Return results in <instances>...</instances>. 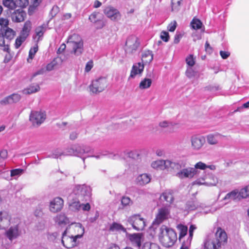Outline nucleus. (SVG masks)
Listing matches in <instances>:
<instances>
[{"mask_svg": "<svg viewBox=\"0 0 249 249\" xmlns=\"http://www.w3.org/2000/svg\"><path fill=\"white\" fill-rule=\"evenodd\" d=\"M158 238L161 244L166 248L172 247L178 239L176 231L165 225L160 228Z\"/></svg>", "mask_w": 249, "mask_h": 249, "instance_id": "1", "label": "nucleus"}, {"mask_svg": "<svg viewBox=\"0 0 249 249\" xmlns=\"http://www.w3.org/2000/svg\"><path fill=\"white\" fill-rule=\"evenodd\" d=\"M68 45L71 49V53L76 56L81 55L84 52V43L82 37L77 34L70 35L67 40Z\"/></svg>", "mask_w": 249, "mask_h": 249, "instance_id": "2", "label": "nucleus"}, {"mask_svg": "<svg viewBox=\"0 0 249 249\" xmlns=\"http://www.w3.org/2000/svg\"><path fill=\"white\" fill-rule=\"evenodd\" d=\"M91 188L86 185H76L75 186L71 193L73 196L81 200V201H89L91 197Z\"/></svg>", "mask_w": 249, "mask_h": 249, "instance_id": "3", "label": "nucleus"}, {"mask_svg": "<svg viewBox=\"0 0 249 249\" xmlns=\"http://www.w3.org/2000/svg\"><path fill=\"white\" fill-rule=\"evenodd\" d=\"M90 151V148L89 147L77 145L72 148L67 149L66 154L69 156H75L80 157L84 161L86 157L90 156L88 154Z\"/></svg>", "mask_w": 249, "mask_h": 249, "instance_id": "4", "label": "nucleus"}, {"mask_svg": "<svg viewBox=\"0 0 249 249\" xmlns=\"http://www.w3.org/2000/svg\"><path fill=\"white\" fill-rule=\"evenodd\" d=\"M108 82L107 78L101 77L92 81L89 86L90 90L93 93L103 91L107 86Z\"/></svg>", "mask_w": 249, "mask_h": 249, "instance_id": "5", "label": "nucleus"}, {"mask_svg": "<svg viewBox=\"0 0 249 249\" xmlns=\"http://www.w3.org/2000/svg\"><path fill=\"white\" fill-rule=\"evenodd\" d=\"M77 238L72 235L68 229L62 234L61 241L63 245L67 249L76 246L78 244Z\"/></svg>", "mask_w": 249, "mask_h": 249, "instance_id": "6", "label": "nucleus"}, {"mask_svg": "<svg viewBox=\"0 0 249 249\" xmlns=\"http://www.w3.org/2000/svg\"><path fill=\"white\" fill-rule=\"evenodd\" d=\"M127 221L136 231H142L145 226L144 219L139 214H135L128 217Z\"/></svg>", "mask_w": 249, "mask_h": 249, "instance_id": "7", "label": "nucleus"}, {"mask_svg": "<svg viewBox=\"0 0 249 249\" xmlns=\"http://www.w3.org/2000/svg\"><path fill=\"white\" fill-rule=\"evenodd\" d=\"M218 183L217 178L213 175L198 178L193 182V185H205L206 186H215Z\"/></svg>", "mask_w": 249, "mask_h": 249, "instance_id": "8", "label": "nucleus"}, {"mask_svg": "<svg viewBox=\"0 0 249 249\" xmlns=\"http://www.w3.org/2000/svg\"><path fill=\"white\" fill-rule=\"evenodd\" d=\"M14 223L15 224L12 226L5 233L7 237L11 241L17 238L20 233V231L19 230V219L18 218L14 219Z\"/></svg>", "mask_w": 249, "mask_h": 249, "instance_id": "9", "label": "nucleus"}, {"mask_svg": "<svg viewBox=\"0 0 249 249\" xmlns=\"http://www.w3.org/2000/svg\"><path fill=\"white\" fill-rule=\"evenodd\" d=\"M46 119V114L42 111H32L30 115V121L33 126H39Z\"/></svg>", "mask_w": 249, "mask_h": 249, "instance_id": "10", "label": "nucleus"}, {"mask_svg": "<svg viewBox=\"0 0 249 249\" xmlns=\"http://www.w3.org/2000/svg\"><path fill=\"white\" fill-rule=\"evenodd\" d=\"M138 38L134 36H129L125 42V51L126 53H131L136 51L139 46Z\"/></svg>", "mask_w": 249, "mask_h": 249, "instance_id": "11", "label": "nucleus"}, {"mask_svg": "<svg viewBox=\"0 0 249 249\" xmlns=\"http://www.w3.org/2000/svg\"><path fill=\"white\" fill-rule=\"evenodd\" d=\"M176 176L180 179L192 178L195 177H196L195 173V169L193 167H188L182 168L179 170L176 174Z\"/></svg>", "mask_w": 249, "mask_h": 249, "instance_id": "12", "label": "nucleus"}, {"mask_svg": "<svg viewBox=\"0 0 249 249\" xmlns=\"http://www.w3.org/2000/svg\"><path fill=\"white\" fill-rule=\"evenodd\" d=\"M215 244L217 245V248H220L224 246L227 242V235L226 232L221 228L218 229L214 237Z\"/></svg>", "mask_w": 249, "mask_h": 249, "instance_id": "13", "label": "nucleus"}, {"mask_svg": "<svg viewBox=\"0 0 249 249\" xmlns=\"http://www.w3.org/2000/svg\"><path fill=\"white\" fill-rule=\"evenodd\" d=\"M170 210L168 207H163L159 209L156 218L153 222L154 225H159L168 218Z\"/></svg>", "mask_w": 249, "mask_h": 249, "instance_id": "14", "label": "nucleus"}, {"mask_svg": "<svg viewBox=\"0 0 249 249\" xmlns=\"http://www.w3.org/2000/svg\"><path fill=\"white\" fill-rule=\"evenodd\" d=\"M70 233L77 239L81 238L85 232L82 225L79 223L72 224L69 228H67Z\"/></svg>", "mask_w": 249, "mask_h": 249, "instance_id": "15", "label": "nucleus"}, {"mask_svg": "<svg viewBox=\"0 0 249 249\" xmlns=\"http://www.w3.org/2000/svg\"><path fill=\"white\" fill-rule=\"evenodd\" d=\"M64 201L59 197L54 198L50 203V211L52 213H55L60 211L63 208Z\"/></svg>", "mask_w": 249, "mask_h": 249, "instance_id": "16", "label": "nucleus"}, {"mask_svg": "<svg viewBox=\"0 0 249 249\" xmlns=\"http://www.w3.org/2000/svg\"><path fill=\"white\" fill-rule=\"evenodd\" d=\"M106 16L113 21H118L120 19L121 15L119 11L112 7H107L104 10Z\"/></svg>", "mask_w": 249, "mask_h": 249, "instance_id": "17", "label": "nucleus"}, {"mask_svg": "<svg viewBox=\"0 0 249 249\" xmlns=\"http://www.w3.org/2000/svg\"><path fill=\"white\" fill-rule=\"evenodd\" d=\"M74 196L71 194L68 197L70 209L73 211H77L81 209V200L77 197L73 198Z\"/></svg>", "mask_w": 249, "mask_h": 249, "instance_id": "18", "label": "nucleus"}, {"mask_svg": "<svg viewBox=\"0 0 249 249\" xmlns=\"http://www.w3.org/2000/svg\"><path fill=\"white\" fill-rule=\"evenodd\" d=\"M192 147L195 150H199L205 142V139L203 136L194 135L191 137Z\"/></svg>", "mask_w": 249, "mask_h": 249, "instance_id": "19", "label": "nucleus"}, {"mask_svg": "<svg viewBox=\"0 0 249 249\" xmlns=\"http://www.w3.org/2000/svg\"><path fill=\"white\" fill-rule=\"evenodd\" d=\"M10 216L6 212H0V229H4L12 223Z\"/></svg>", "mask_w": 249, "mask_h": 249, "instance_id": "20", "label": "nucleus"}, {"mask_svg": "<svg viewBox=\"0 0 249 249\" xmlns=\"http://www.w3.org/2000/svg\"><path fill=\"white\" fill-rule=\"evenodd\" d=\"M26 13L22 9L15 11L11 14V18L15 22H20L24 20Z\"/></svg>", "mask_w": 249, "mask_h": 249, "instance_id": "21", "label": "nucleus"}, {"mask_svg": "<svg viewBox=\"0 0 249 249\" xmlns=\"http://www.w3.org/2000/svg\"><path fill=\"white\" fill-rule=\"evenodd\" d=\"M144 69V64L142 63L138 62L133 65L131 71L129 78H133L137 74H141Z\"/></svg>", "mask_w": 249, "mask_h": 249, "instance_id": "22", "label": "nucleus"}, {"mask_svg": "<svg viewBox=\"0 0 249 249\" xmlns=\"http://www.w3.org/2000/svg\"><path fill=\"white\" fill-rule=\"evenodd\" d=\"M241 199L240 192L237 190H234L228 193L224 198V200L230 202L231 200L238 201Z\"/></svg>", "mask_w": 249, "mask_h": 249, "instance_id": "23", "label": "nucleus"}, {"mask_svg": "<svg viewBox=\"0 0 249 249\" xmlns=\"http://www.w3.org/2000/svg\"><path fill=\"white\" fill-rule=\"evenodd\" d=\"M47 26V24H43L36 27L35 29V36L34 37L36 42H38L42 39V37L46 31Z\"/></svg>", "mask_w": 249, "mask_h": 249, "instance_id": "24", "label": "nucleus"}, {"mask_svg": "<svg viewBox=\"0 0 249 249\" xmlns=\"http://www.w3.org/2000/svg\"><path fill=\"white\" fill-rule=\"evenodd\" d=\"M165 169L171 171H179L181 168V165L172 160H165Z\"/></svg>", "mask_w": 249, "mask_h": 249, "instance_id": "25", "label": "nucleus"}, {"mask_svg": "<svg viewBox=\"0 0 249 249\" xmlns=\"http://www.w3.org/2000/svg\"><path fill=\"white\" fill-rule=\"evenodd\" d=\"M20 98L21 96L19 94L14 93L1 100L0 103L2 105H6L17 103L20 100Z\"/></svg>", "mask_w": 249, "mask_h": 249, "instance_id": "26", "label": "nucleus"}, {"mask_svg": "<svg viewBox=\"0 0 249 249\" xmlns=\"http://www.w3.org/2000/svg\"><path fill=\"white\" fill-rule=\"evenodd\" d=\"M151 176L147 174H142L139 175L136 178V183L141 186L146 185L151 181Z\"/></svg>", "mask_w": 249, "mask_h": 249, "instance_id": "27", "label": "nucleus"}, {"mask_svg": "<svg viewBox=\"0 0 249 249\" xmlns=\"http://www.w3.org/2000/svg\"><path fill=\"white\" fill-rule=\"evenodd\" d=\"M129 239L132 244L135 247L140 248L141 246L142 234L140 233H133L129 236Z\"/></svg>", "mask_w": 249, "mask_h": 249, "instance_id": "28", "label": "nucleus"}, {"mask_svg": "<svg viewBox=\"0 0 249 249\" xmlns=\"http://www.w3.org/2000/svg\"><path fill=\"white\" fill-rule=\"evenodd\" d=\"M160 198L161 200H165L169 204H171L174 200L172 191L166 190L162 194Z\"/></svg>", "mask_w": 249, "mask_h": 249, "instance_id": "29", "label": "nucleus"}, {"mask_svg": "<svg viewBox=\"0 0 249 249\" xmlns=\"http://www.w3.org/2000/svg\"><path fill=\"white\" fill-rule=\"evenodd\" d=\"M109 230L112 232H126V229L122 224L117 222L112 223L110 225Z\"/></svg>", "mask_w": 249, "mask_h": 249, "instance_id": "30", "label": "nucleus"}, {"mask_svg": "<svg viewBox=\"0 0 249 249\" xmlns=\"http://www.w3.org/2000/svg\"><path fill=\"white\" fill-rule=\"evenodd\" d=\"M67 153V149L65 151H62L60 149H56L54 150L52 154L48 155V157L58 159L61 158L62 157L68 156Z\"/></svg>", "mask_w": 249, "mask_h": 249, "instance_id": "31", "label": "nucleus"}, {"mask_svg": "<svg viewBox=\"0 0 249 249\" xmlns=\"http://www.w3.org/2000/svg\"><path fill=\"white\" fill-rule=\"evenodd\" d=\"M221 136L218 133L215 134H209L207 136L208 142L210 144H215L221 139Z\"/></svg>", "mask_w": 249, "mask_h": 249, "instance_id": "32", "label": "nucleus"}, {"mask_svg": "<svg viewBox=\"0 0 249 249\" xmlns=\"http://www.w3.org/2000/svg\"><path fill=\"white\" fill-rule=\"evenodd\" d=\"M54 220L59 225H66L69 223V219L63 213L58 214Z\"/></svg>", "mask_w": 249, "mask_h": 249, "instance_id": "33", "label": "nucleus"}, {"mask_svg": "<svg viewBox=\"0 0 249 249\" xmlns=\"http://www.w3.org/2000/svg\"><path fill=\"white\" fill-rule=\"evenodd\" d=\"M153 59V55L152 52L147 51L143 52L142 56V63H150Z\"/></svg>", "mask_w": 249, "mask_h": 249, "instance_id": "34", "label": "nucleus"}, {"mask_svg": "<svg viewBox=\"0 0 249 249\" xmlns=\"http://www.w3.org/2000/svg\"><path fill=\"white\" fill-rule=\"evenodd\" d=\"M177 228L179 232L178 239L181 241V238L186 235L188 228L186 226L180 224L177 225Z\"/></svg>", "mask_w": 249, "mask_h": 249, "instance_id": "35", "label": "nucleus"}, {"mask_svg": "<svg viewBox=\"0 0 249 249\" xmlns=\"http://www.w3.org/2000/svg\"><path fill=\"white\" fill-rule=\"evenodd\" d=\"M205 249H218L213 238H208L204 243Z\"/></svg>", "mask_w": 249, "mask_h": 249, "instance_id": "36", "label": "nucleus"}, {"mask_svg": "<svg viewBox=\"0 0 249 249\" xmlns=\"http://www.w3.org/2000/svg\"><path fill=\"white\" fill-rule=\"evenodd\" d=\"M151 167L156 169L163 170L165 169V160H157L151 163Z\"/></svg>", "mask_w": 249, "mask_h": 249, "instance_id": "37", "label": "nucleus"}, {"mask_svg": "<svg viewBox=\"0 0 249 249\" xmlns=\"http://www.w3.org/2000/svg\"><path fill=\"white\" fill-rule=\"evenodd\" d=\"M9 41H5L3 36V33H0V46L3 47V51L8 53L9 51Z\"/></svg>", "mask_w": 249, "mask_h": 249, "instance_id": "38", "label": "nucleus"}, {"mask_svg": "<svg viewBox=\"0 0 249 249\" xmlns=\"http://www.w3.org/2000/svg\"><path fill=\"white\" fill-rule=\"evenodd\" d=\"M15 35L16 32L10 28H7L3 33L4 37L9 41L14 37Z\"/></svg>", "mask_w": 249, "mask_h": 249, "instance_id": "39", "label": "nucleus"}, {"mask_svg": "<svg viewBox=\"0 0 249 249\" xmlns=\"http://www.w3.org/2000/svg\"><path fill=\"white\" fill-rule=\"evenodd\" d=\"M152 84V80L149 78H144L141 81L139 84V88L144 89L149 88Z\"/></svg>", "mask_w": 249, "mask_h": 249, "instance_id": "40", "label": "nucleus"}, {"mask_svg": "<svg viewBox=\"0 0 249 249\" xmlns=\"http://www.w3.org/2000/svg\"><path fill=\"white\" fill-rule=\"evenodd\" d=\"M40 87L38 84H33L24 89V92L27 94H32L39 91Z\"/></svg>", "mask_w": 249, "mask_h": 249, "instance_id": "41", "label": "nucleus"}, {"mask_svg": "<svg viewBox=\"0 0 249 249\" xmlns=\"http://www.w3.org/2000/svg\"><path fill=\"white\" fill-rule=\"evenodd\" d=\"M193 168V169H195V173L197 176L200 173V171H198V169L204 170L207 168V165L201 161H199L197 162L195 165L194 167Z\"/></svg>", "mask_w": 249, "mask_h": 249, "instance_id": "42", "label": "nucleus"}, {"mask_svg": "<svg viewBox=\"0 0 249 249\" xmlns=\"http://www.w3.org/2000/svg\"><path fill=\"white\" fill-rule=\"evenodd\" d=\"M38 47L37 44L35 45L33 47H32L29 53V57L27 58V61L28 62H30L31 61L34 57L35 54L38 51Z\"/></svg>", "mask_w": 249, "mask_h": 249, "instance_id": "43", "label": "nucleus"}, {"mask_svg": "<svg viewBox=\"0 0 249 249\" xmlns=\"http://www.w3.org/2000/svg\"><path fill=\"white\" fill-rule=\"evenodd\" d=\"M239 192L241 199L249 197V184L242 188Z\"/></svg>", "mask_w": 249, "mask_h": 249, "instance_id": "44", "label": "nucleus"}, {"mask_svg": "<svg viewBox=\"0 0 249 249\" xmlns=\"http://www.w3.org/2000/svg\"><path fill=\"white\" fill-rule=\"evenodd\" d=\"M103 156H107L109 158L112 159L114 160L119 159L120 158V156L118 153H107L104 154H102L101 155H97L94 156L96 159L101 158Z\"/></svg>", "mask_w": 249, "mask_h": 249, "instance_id": "45", "label": "nucleus"}, {"mask_svg": "<svg viewBox=\"0 0 249 249\" xmlns=\"http://www.w3.org/2000/svg\"><path fill=\"white\" fill-rule=\"evenodd\" d=\"M202 24L201 21L196 18H194L191 22L192 28L195 30L201 28Z\"/></svg>", "mask_w": 249, "mask_h": 249, "instance_id": "46", "label": "nucleus"}, {"mask_svg": "<svg viewBox=\"0 0 249 249\" xmlns=\"http://www.w3.org/2000/svg\"><path fill=\"white\" fill-rule=\"evenodd\" d=\"M3 4L10 9H14L16 7V3L13 0H3Z\"/></svg>", "mask_w": 249, "mask_h": 249, "instance_id": "47", "label": "nucleus"}, {"mask_svg": "<svg viewBox=\"0 0 249 249\" xmlns=\"http://www.w3.org/2000/svg\"><path fill=\"white\" fill-rule=\"evenodd\" d=\"M143 249H162L160 245L156 243H146L144 244Z\"/></svg>", "mask_w": 249, "mask_h": 249, "instance_id": "48", "label": "nucleus"}, {"mask_svg": "<svg viewBox=\"0 0 249 249\" xmlns=\"http://www.w3.org/2000/svg\"><path fill=\"white\" fill-rule=\"evenodd\" d=\"M24 170L22 169H15L11 170V176L15 178L18 177L23 173Z\"/></svg>", "mask_w": 249, "mask_h": 249, "instance_id": "49", "label": "nucleus"}, {"mask_svg": "<svg viewBox=\"0 0 249 249\" xmlns=\"http://www.w3.org/2000/svg\"><path fill=\"white\" fill-rule=\"evenodd\" d=\"M186 62L188 67H193L195 64V58L193 55L190 54L186 58Z\"/></svg>", "mask_w": 249, "mask_h": 249, "instance_id": "50", "label": "nucleus"}, {"mask_svg": "<svg viewBox=\"0 0 249 249\" xmlns=\"http://www.w3.org/2000/svg\"><path fill=\"white\" fill-rule=\"evenodd\" d=\"M196 72L193 69V67H188L186 71V75L189 78L196 76Z\"/></svg>", "mask_w": 249, "mask_h": 249, "instance_id": "51", "label": "nucleus"}, {"mask_svg": "<svg viewBox=\"0 0 249 249\" xmlns=\"http://www.w3.org/2000/svg\"><path fill=\"white\" fill-rule=\"evenodd\" d=\"M126 154L129 158L133 159H137L140 156L139 152L136 150L127 152Z\"/></svg>", "mask_w": 249, "mask_h": 249, "instance_id": "52", "label": "nucleus"}, {"mask_svg": "<svg viewBox=\"0 0 249 249\" xmlns=\"http://www.w3.org/2000/svg\"><path fill=\"white\" fill-rule=\"evenodd\" d=\"M182 0H172V8L173 11H178L179 9Z\"/></svg>", "mask_w": 249, "mask_h": 249, "instance_id": "53", "label": "nucleus"}, {"mask_svg": "<svg viewBox=\"0 0 249 249\" xmlns=\"http://www.w3.org/2000/svg\"><path fill=\"white\" fill-rule=\"evenodd\" d=\"M196 227L195 225H191L189 230V236L186 241H188V244H191V241L193 236V232Z\"/></svg>", "mask_w": 249, "mask_h": 249, "instance_id": "54", "label": "nucleus"}, {"mask_svg": "<svg viewBox=\"0 0 249 249\" xmlns=\"http://www.w3.org/2000/svg\"><path fill=\"white\" fill-rule=\"evenodd\" d=\"M42 0H33L32 4L29 8V11L31 12L34 11L41 2Z\"/></svg>", "mask_w": 249, "mask_h": 249, "instance_id": "55", "label": "nucleus"}, {"mask_svg": "<svg viewBox=\"0 0 249 249\" xmlns=\"http://www.w3.org/2000/svg\"><path fill=\"white\" fill-rule=\"evenodd\" d=\"M26 40L25 39H23L22 37L19 36L16 39L15 46L16 49L19 48L22 43H23Z\"/></svg>", "mask_w": 249, "mask_h": 249, "instance_id": "56", "label": "nucleus"}, {"mask_svg": "<svg viewBox=\"0 0 249 249\" xmlns=\"http://www.w3.org/2000/svg\"><path fill=\"white\" fill-rule=\"evenodd\" d=\"M121 203L124 206H126L132 204V202L129 197L127 196H123L122 198Z\"/></svg>", "mask_w": 249, "mask_h": 249, "instance_id": "57", "label": "nucleus"}, {"mask_svg": "<svg viewBox=\"0 0 249 249\" xmlns=\"http://www.w3.org/2000/svg\"><path fill=\"white\" fill-rule=\"evenodd\" d=\"M32 28V23L31 21L27 20L24 24L22 30L30 33Z\"/></svg>", "mask_w": 249, "mask_h": 249, "instance_id": "58", "label": "nucleus"}, {"mask_svg": "<svg viewBox=\"0 0 249 249\" xmlns=\"http://www.w3.org/2000/svg\"><path fill=\"white\" fill-rule=\"evenodd\" d=\"M17 5L21 8H25L29 4V0H17Z\"/></svg>", "mask_w": 249, "mask_h": 249, "instance_id": "59", "label": "nucleus"}, {"mask_svg": "<svg viewBox=\"0 0 249 249\" xmlns=\"http://www.w3.org/2000/svg\"><path fill=\"white\" fill-rule=\"evenodd\" d=\"M99 13L97 12H93L89 17V20L95 23L99 19L98 18Z\"/></svg>", "mask_w": 249, "mask_h": 249, "instance_id": "60", "label": "nucleus"}, {"mask_svg": "<svg viewBox=\"0 0 249 249\" xmlns=\"http://www.w3.org/2000/svg\"><path fill=\"white\" fill-rule=\"evenodd\" d=\"M160 38L165 42H168L169 39V33L166 31H162L160 34Z\"/></svg>", "mask_w": 249, "mask_h": 249, "instance_id": "61", "label": "nucleus"}, {"mask_svg": "<svg viewBox=\"0 0 249 249\" xmlns=\"http://www.w3.org/2000/svg\"><path fill=\"white\" fill-rule=\"evenodd\" d=\"M177 24L176 21L171 22L168 26V30L170 32H174L177 27Z\"/></svg>", "mask_w": 249, "mask_h": 249, "instance_id": "62", "label": "nucleus"}, {"mask_svg": "<svg viewBox=\"0 0 249 249\" xmlns=\"http://www.w3.org/2000/svg\"><path fill=\"white\" fill-rule=\"evenodd\" d=\"M93 62L92 60L88 61L85 67V71L86 72H89L91 69L93 68Z\"/></svg>", "mask_w": 249, "mask_h": 249, "instance_id": "63", "label": "nucleus"}, {"mask_svg": "<svg viewBox=\"0 0 249 249\" xmlns=\"http://www.w3.org/2000/svg\"><path fill=\"white\" fill-rule=\"evenodd\" d=\"M95 23L96 28L97 29H102L105 26V25L104 22L101 19L98 20Z\"/></svg>", "mask_w": 249, "mask_h": 249, "instance_id": "64", "label": "nucleus"}]
</instances>
